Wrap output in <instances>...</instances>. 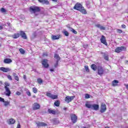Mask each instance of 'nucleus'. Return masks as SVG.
Here are the masks:
<instances>
[{
  "mask_svg": "<svg viewBox=\"0 0 128 128\" xmlns=\"http://www.w3.org/2000/svg\"><path fill=\"white\" fill-rule=\"evenodd\" d=\"M105 128H110L108 126H105Z\"/></svg>",
  "mask_w": 128,
  "mask_h": 128,
  "instance_id": "60",
  "label": "nucleus"
},
{
  "mask_svg": "<svg viewBox=\"0 0 128 128\" xmlns=\"http://www.w3.org/2000/svg\"><path fill=\"white\" fill-rule=\"evenodd\" d=\"M53 2H58V0H52Z\"/></svg>",
  "mask_w": 128,
  "mask_h": 128,
  "instance_id": "56",
  "label": "nucleus"
},
{
  "mask_svg": "<svg viewBox=\"0 0 128 128\" xmlns=\"http://www.w3.org/2000/svg\"><path fill=\"white\" fill-rule=\"evenodd\" d=\"M16 94H17V96H20L21 93H20V92H16Z\"/></svg>",
  "mask_w": 128,
  "mask_h": 128,
  "instance_id": "47",
  "label": "nucleus"
},
{
  "mask_svg": "<svg viewBox=\"0 0 128 128\" xmlns=\"http://www.w3.org/2000/svg\"><path fill=\"white\" fill-rule=\"evenodd\" d=\"M118 80H114L112 82V84L113 86H118Z\"/></svg>",
  "mask_w": 128,
  "mask_h": 128,
  "instance_id": "23",
  "label": "nucleus"
},
{
  "mask_svg": "<svg viewBox=\"0 0 128 128\" xmlns=\"http://www.w3.org/2000/svg\"><path fill=\"white\" fill-rule=\"evenodd\" d=\"M2 12H6V10L4 8H2L0 10Z\"/></svg>",
  "mask_w": 128,
  "mask_h": 128,
  "instance_id": "39",
  "label": "nucleus"
},
{
  "mask_svg": "<svg viewBox=\"0 0 128 128\" xmlns=\"http://www.w3.org/2000/svg\"><path fill=\"white\" fill-rule=\"evenodd\" d=\"M0 70L3 72H10L12 70L8 68L0 67Z\"/></svg>",
  "mask_w": 128,
  "mask_h": 128,
  "instance_id": "9",
  "label": "nucleus"
},
{
  "mask_svg": "<svg viewBox=\"0 0 128 128\" xmlns=\"http://www.w3.org/2000/svg\"><path fill=\"white\" fill-rule=\"evenodd\" d=\"M16 128H20V124H18Z\"/></svg>",
  "mask_w": 128,
  "mask_h": 128,
  "instance_id": "51",
  "label": "nucleus"
},
{
  "mask_svg": "<svg viewBox=\"0 0 128 128\" xmlns=\"http://www.w3.org/2000/svg\"><path fill=\"white\" fill-rule=\"evenodd\" d=\"M33 98H36V96H33Z\"/></svg>",
  "mask_w": 128,
  "mask_h": 128,
  "instance_id": "61",
  "label": "nucleus"
},
{
  "mask_svg": "<svg viewBox=\"0 0 128 128\" xmlns=\"http://www.w3.org/2000/svg\"><path fill=\"white\" fill-rule=\"evenodd\" d=\"M92 108H94V110H98L100 108V106L98 104H94L92 105Z\"/></svg>",
  "mask_w": 128,
  "mask_h": 128,
  "instance_id": "20",
  "label": "nucleus"
},
{
  "mask_svg": "<svg viewBox=\"0 0 128 128\" xmlns=\"http://www.w3.org/2000/svg\"><path fill=\"white\" fill-rule=\"evenodd\" d=\"M52 122L54 124H59L58 120V119L54 118L52 120Z\"/></svg>",
  "mask_w": 128,
  "mask_h": 128,
  "instance_id": "24",
  "label": "nucleus"
},
{
  "mask_svg": "<svg viewBox=\"0 0 128 128\" xmlns=\"http://www.w3.org/2000/svg\"><path fill=\"white\" fill-rule=\"evenodd\" d=\"M0 102H4V98H2V97H0Z\"/></svg>",
  "mask_w": 128,
  "mask_h": 128,
  "instance_id": "44",
  "label": "nucleus"
},
{
  "mask_svg": "<svg viewBox=\"0 0 128 128\" xmlns=\"http://www.w3.org/2000/svg\"><path fill=\"white\" fill-rule=\"evenodd\" d=\"M91 68H92V70H96V65L94 64H92L91 66Z\"/></svg>",
  "mask_w": 128,
  "mask_h": 128,
  "instance_id": "26",
  "label": "nucleus"
},
{
  "mask_svg": "<svg viewBox=\"0 0 128 128\" xmlns=\"http://www.w3.org/2000/svg\"><path fill=\"white\" fill-rule=\"evenodd\" d=\"M74 98V96H66L64 98V100L68 104Z\"/></svg>",
  "mask_w": 128,
  "mask_h": 128,
  "instance_id": "6",
  "label": "nucleus"
},
{
  "mask_svg": "<svg viewBox=\"0 0 128 128\" xmlns=\"http://www.w3.org/2000/svg\"><path fill=\"white\" fill-rule=\"evenodd\" d=\"M85 106L86 108H92V105L88 103H86Z\"/></svg>",
  "mask_w": 128,
  "mask_h": 128,
  "instance_id": "28",
  "label": "nucleus"
},
{
  "mask_svg": "<svg viewBox=\"0 0 128 128\" xmlns=\"http://www.w3.org/2000/svg\"><path fill=\"white\" fill-rule=\"evenodd\" d=\"M36 124L38 128L40 126H46L48 124L44 122H36Z\"/></svg>",
  "mask_w": 128,
  "mask_h": 128,
  "instance_id": "10",
  "label": "nucleus"
},
{
  "mask_svg": "<svg viewBox=\"0 0 128 128\" xmlns=\"http://www.w3.org/2000/svg\"><path fill=\"white\" fill-rule=\"evenodd\" d=\"M46 96H48V98H52V100H56V98H58L57 95H54L52 93L49 92H46Z\"/></svg>",
  "mask_w": 128,
  "mask_h": 128,
  "instance_id": "3",
  "label": "nucleus"
},
{
  "mask_svg": "<svg viewBox=\"0 0 128 128\" xmlns=\"http://www.w3.org/2000/svg\"><path fill=\"white\" fill-rule=\"evenodd\" d=\"M37 82H38V84H42V78H38L37 80Z\"/></svg>",
  "mask_w": 128,
  "mask_h": 128,
  "instance_id": "34",
  "label": "nucleus"
},
{
  "mask_svg": "<svg viewBox=\"0 0 128 128\" xmlns=\"http://www.w3.org/2000/svg\"><path fill=\"white\" fill-rule=\"evenodd\" d=\"M2 82L0 81V85H2Z\"/></svg>",
  "mask_w": 128,
  "mask_h": 128,
  "instance_id": "58",
  "label": "nucleus"
},
{
  "mask_svg": "<svg viewBox=\"0 0 128 128\" xmlns=\"http://www.w3.org/2000/svg\"><path fill=\"white\" fill-rule=\"evenodd\" d=\"M96 28H100L101 30H106V27L101 26L100 24H96Z\"/></svg>",
  "mask_w": 128,
  "mask_h": 128,
  "instance_id": "18",
  "label": "nucleus"
},
{
  "mask_svg": "<svg viewBox=\"0 0 128 128\" xmlns=\"http://www.w3.org/2000/svg\"><path fill=\"white\" fill-rule=\"evenodd\" d=\"M4 88L6 92V96H10V94H12V92H10V88H8V87L6 86H4Z\"/></svg>",
  "mask_w": 128,
  "mask_h": 128,
  "instance_id": "13",
  "label": "nucleus"
},
{
  "mask_svg": "<svg viewBox=\"0 0 128 128\" xmlns=\"http://www.w3.org/2000/svg\"><path fill=\"white\" fill-rule=\"evenodd\" d=\"M62 38V36H60V35H56V36H54V35H52V40H59V38Z\"/></svg>",
  "mask_w": 128,
  "mask_h": 128,
  "instance_id": "15",
  "label": "nucleus"
},
{
  "mask_svg": "<svg viewBox=\"0 0 128 128\" xmlns=\"http://www.w3.org/2000/svg\"><path fill=\"white\" fill-rule=\"evenodd\" d=\"M48 114H56V110H52L50 109H48Z\"/></svg>",
  "mask_w": 128,
  "mask_h": 128,
  "instance_id": "21",
  "label": "nucleus"
},
{
  "mask_svg": "<svg viewBox=\"0 0 128 128\" xmlns=\"http://www.w3.org/2000/svg\"><path fill=\"white\" fill-rule=\"evenodd\" d=\"M70 32H73V34H78V32H76V30H74V28H70Z\"/></svg>",
  "mask_w": 128,
  "mask_h": 128,
  "instance_id": "29",
  "label": "nucleus"
},
{
  "mask_svg": "<svg viewBox=\"0 0 128 128\" xmlns=\"http://www.w3.org/2000/svg\"><path fill=\"white\" fill-rule=\"evenodd\" d=\"M30 12L31 14H36V12H40V8L38 6H31L30 8Z\"/></svg>",
  "mask_w": 128,
  "mask_h": 128,
  "instance_id": "2",
  "label": "nucleus"
},
{
  "mask_svg": "<svg viewBox=\"0 0 128 128\" xmlns=\"http://www.w3.org/2000/svg\"><path fill=\"white\" fill-rule=\"evenodd\" d=\"M74 9L76 10H78L79 12H80L83 14H88L86 10V9H84V8L82 4L80 3H76L74 6Z\"/></svg>",
  "mask_w": 128,
  "mask_h": 128,
  "instance_id": "1",
  "label": "nucleus"
},
{
  "mask_svg": "<svg viewBox=\"0 0 128 128\" xmlns=\"http://www.w3.org/2000/svg\"><path fill=\"white\" fill-rule=\"evenodd\" d=\"M58 62L56 61V63L54 64V68H58Z\"/></svg>",
  "mask_w": 128,
  "mask_h": 128,
  "instance_id": "41",
  "label": "nucleus"
},
{
  "mask_svg": "<svg viewBox=\"0 0 128 128\" xmlns=\"http://www.w3.org/2000/svg\"><path fill=\"white\" fill-rule=\"evenodd\" d=\"M14 78L16 80H17L18 82L20 80V78H18V75H16V76L14 77Z\"/></svg>",
  "mask_w": 128,
  "mask_h": 128,
  "instance_id": "38",
  "label": "nucleus"
},
{
  "mask_svg": "<svg viewBox=\"0 0 128 128\" xmlns=\"http://www.w3.org/2000/svg\"><path fill=\"white\" fill-rule=\"evenodd\" d=\"M8 104H10V102H4V106H8Z\"/></svg>",
  "mask_w": 128,
  "mask_h": 128,
  "instance_id": "45",
  "label": "nucleus"
},
{
  "mask_svg": "<svg viewBox=\"0 0 128 128\" xmlns=\"http://www.w3.org/2000/svg\"><path fill=\"white\" fill-rule=\"evenodd\" d=\"M116 31L117 32H118V34H122V30H120V29H117Z\"/></svg>",
  "mask_w": 128,
  "mask_h": 128,
  "instance_id": "42",
  "label": "nucleus"
},
{
  "mask_svg": "<svg viewBox=\"0 0 128 128\" xmlns=\"http://www.w3.org/2000/svg\"><path fill=\"white\" fill-rule=\"evenodd\" d=\"M122 28H126V25H124V24H122Z\"/></svg>",
  "mask_w": 128,
  "mask_h": 128,
  "instance_id": "48",
  "label": "nucleus"
},
{
  "mask_svg": "<svg viewBox=\"0 0 128 128\" xmlns=\"http://www.w3.org/2000/svg\"><path fill=\"white\" fill-rule=\"evenodd\" d=\"M54 104L56 106H60V102H58V100H56L54 102Z\"/></svg>",
  "mask_w": 128,
  "mask_h": 128,
  "instance_id": "32",
  "label": "nucleus"
},
{
  "mask_svg": "<svg viewBox=\"0 0 128 128\" xmlns=\"http://www.w3.org/2000/svg\"><path fill=\"white\" fill-rule=\"evenodd\" d=\"M38 2L42 4H50L48 0H38Z\"/></svg>",
  "mask_w": 128,
  "mask_h": 128,
  "instance_id": "16",
  "label": "nucleus"
},
{
  "mask_svg": "<svg viewBox=\"0 0 128 128\" xmlns=\"http://www.w3.org/2000/svg\"><path fill=\"white\" fill-rule=\"evenodd\" d=\"M106 110V104H102L100 106V112L102 114L103 112H104Z\"/></svg>",
  "mask_w": 128,
  "mask_h": 128,
  "instance_id": "11",
  "label": "nucleus"
},
{
  "mask_svg": "<svg viewBox=\"0 0 128 128\" xmlns=\"http://www.w3.org/2000/svg\"><path fill=\"white\" fill-rule=\"evenodd\" d=\"M5 84H6L5 86H10V83L8 82H6Z\"/></svg>",
  "mask_w": 128,
  "mask_h": 128,
  "instance_id": "46",
  "label": "nucleus"
},
{
  "mask_svg": "<svg viewBox=\"0 0 128 128\" xmlns=\"http://www.w3.org/2000/svg\"><path fill=\"white\" fill-rule=\"evenodd\" d=\"M64 36H68V32L67 31H64Z\"/></svg>",
  "mask_w": 128,
  "mask_h": 128,
  "instance_id": "36",
  "label": "nucleus"
},
{
  "mask_svg": "<svg viewBox=\"0 0 128 128\" xmlns=\"http://www.w3.org/2000/svg\"><path fill=\"white\" fill-rule=\"evenodd\" d=\"M4 28V27H2V26H0V30H2Z\"/></svg>",
  "mask_w": 128,
  "mask_h": 128,
  "instance_id": "53",
  "label": "nucleus"
},
{
  "mask_svg": "<svg viewBox=\"0 0 128 128\" xmlns=\"http://www.w3.org/2000/svg\"><path fill=\"white\" fill-rule=\"evenodd\" d=\"M126 88H127V90H128V84L126 85Z\"/></svg>",
  "mask_w": 128,
  "mask_h": 128,
  "instance_id": "57",
  "label": "nucleus"
},
{
  "mask_svg": "<svg viewBox=\"0 0 128 128\" xmlns=\"http://www.w3.org/2000/svg\"><path fill=\"white\" fill-rule=\"evenodd\" d=\"M7 24L10 26V23L7 22Z\"/></svg>",
  "mask_w": 128,
  "mask_h": 128,
  "instance_id": "54",
  "label": "nucleus"
},
{
  "mask_svg": "<svg viewBox=\"0 0 128 128\" xmlns=\"http://www.w3.org/2000/svg\"><path fill=\"white\" fill-rule=\"evenodd\" d=\"M83 128H86V127H84Z\"/></svg>",
  "mask_w": 128,
  "mask_h": 128,
  "instance_id": "62",
  "label": "nucleus"
},
{
  "mask_svg": "<svg viewBox=\"0 0 128 128\" xmlns=\"http://www.w3.org/2000/svg\"><path fill=\"white\" fill-rule=\"evenodd\" d=\"M20 54H24L26 52L24 51V49H22V48H20V50H19Z\"/></svg>",
  "mask_w": 128,
  "mask_h": 128,
  "instance_id": "30",
  "label": "nucleus"
},
{
  "mask_svg": "<svg viewBox=\"0 0 128 128\" xmlns=\"http://www.w3.org/2000/svg\"><path fill=\"white\" fill-rule=\"evenodd\" d=\"M126 64H128V61L126 62Z\"/></svg>",
  "mask_w": 128,
  "mask_h": 128,
  "instance_id": "59",
  "label": "nucleus"
},
{
  "mask_svg": "<svg viewBox=\"0 0 128 128\" xmlns=\"http://www.w3.org/2000/svg\"><path fill=\"white\" fill-rule=\"evenodd\" d=\"M14 122H16V120H14V118H10L9 120L8 124H14Z\"/></svg>",
  "mask_w": 128,
  "mask_h": 128,
  "instance_id": "25",
  "label": "nucleus"
},
{
  "mask_svg": "<svg viewBox=\"0 0 128 128\" xmlns=\"http://www.w3.org/2000/svg\"><path fill=\"white\" fill-rule=\"evenodd\" d=\"M13 38H20V34H15L12 36Z\"/></svg>",
  "mask_w": 128,
  "mask_h": 128,
  "instance_id": "27",
  "label": "nucleus"
},
{
  "mask_svg": "<svg viewBox=\"0 0 128 128\" xmlns=\"http://www.w3.org/2000/svg\"><path fill=\"white\" fill-rule=\"evenodd\" d=\"M12 76L14 78V77L16 76V72H13Z\"/></svg>",
  "mask_w": 128,
  "mask_h": 128,
  "instance_id": "50",
  "label": "nucleus"
},
{
  "mask_svg": "<svg viewBox=\"0 0 128 128\" xmlns=\"http://www.w3.org/2000/svg\"><path fill=\"white\" fill-rule=\"evenodd\" d=\"M43 56H48V53H43Z\"/></svg>",
  "mask_w": 128,
  "mask_h": 128,
  "instance_id": "49",
  "label": "nucleus"
},
{
  "mask_svg": "<svg viewBox=\"0 0 128 128\" xmlns=\"http://www.w3.org/2000/svg\"><path fill=\"white\" fill-rule=\"evenodd\" d=\"M84 68L85 70H86L87 72H90V69H88V66H85Z\"/></svg>",
  "mask_w": 128,
  "mask_h": 128,
  "instance_id": "37",
  "label": "nucleus"
},
{
  "mask_svg": "<svg viewBox=\"0 0 128 128\" xmlns=\"http://www.w3.org/2000/svg\"><path fill=\"white\" fill-rule=\"evenodd\" d=\"M85 98H90V94H85Z\"/></svg>",
  "mask_w": 128,
  "mask_h": 128,
  "instance_id": "43",
  "label": "nucleus"
},
{
  "mask_svg": "<svg viewBox=\"0 0 128 128\" xmlns=\"http://www.w3.org/2000/svg\"><path fill=\"white\" fill-rule=\"evenodd\" d=\"M104 58L106 60H109L108 55L107 54H104Z\"/></svg>",
  "mask_w": 128,
  "mask_h": 128,
  "instance_id": "33",
  "label": "nucleus"
},
{
  "mask_svg": "<svg viewBox=\"0 0 128 128\" xmlns=\"http://www.w3.org/2000/svg\"><path fill=\"white\" fill-rule=\"evenodd\" d=\"M7 78L8 80H12V76H10V75H8Z\"/></svg>",
  "mask_w": 128,
  "mask_h": 128,
  "instance_id": "40",
  "label": "nucleus"
},
{
  "mask_svg": "<svg viewBox=\"0 0 128 128\" xmlns=\"http://www.w3.org/2000/svg\"><path fill=\"white\" fill-rule=\"evenodd\" d=\"M98 74H99V76H102V74H104V70L102 67L98 66Z\"/></svg>",
  "mask_w": 128,
  "mask_h": 128,
  "instance_id": "8",
  "label": "nucleus"
},
{
  "mask_svg": "<svg viewBox=\"0 0 128 128\" xmlns=\"http://www.w3.org/2000/svg\"><path fill=\"white\" fill-rule=\"evenodd\" d=\"M50 72H54V69H50Z\"/></svg>",
  "mask_w": 128,
  "mask_h": 128,
  "instance_id": "55",
  "label": "nucleus"
},
{
  "mask_svg": "<svg viewBox=\"0 0 128 128\" xmlns=\"http://www.w3.org/2000/svg\"><path fill=\"white\" fill-rule=\"evenodd\" d=\"M20 34L22 38H24V40H26V38H28V37H26V33L24 32L20 31Z\"/></svg>",
  "mask_w": 128,
  "mask_h": 128,
  "instance_id": "17",
  "label": "nucleus"
},
{
  "mask_svg": "<svg viewBox=\"0 0 128 128\" xmlns=\"http://www.w3.org/2000/svg\"><path fill=\"white\" fill-rule=\"evenodd\" d=\"M26 94L28 96H32V94H30V90H27V91L26 92Z\"/></svg>",
  "mask_w": 128,
  "mask_h": 128,
  "instance_id": "35",
  "label": "nucleus"
},
{
  "mask_svg": "<svg viewBox=\"0 0 128 128\" xmlns=\"http://www.w3.org/2000/svg\"><path fill=\"white\" fill-rule=\"evenodd\" d=\"M32 92H34V94H37L38 93V88L36 87H34L32 88Z\"/></svg>",
  "mask_w": 128,
  "mask_h": 128,
  "instance_id": "31",
  "label": "nucleus"
},
{
  "mask_svg": "<svg viewBox=\"0 0 128 128\" xmlns=\"http://www.w3.org/2000/svg\"><path fill=\"white\" fill-rule=\"evenodd\" d=\"M42 64L43 66H44V68H48L49 66V65L48 64V60L46 59L43 60L42 61Z\"/></svg>",
  "mask_w": 128,
  "mask_h": 128,
  "instance_id": "14",
  "label": "nucleus"
},
{
  "mask_svg": "<svg viewBox=\"0 0 128 128\" xmlns=\"http://www.w3.org/2000/svg\"><path fill=\"white\" fill-rule=\"evenodd\" d=\"M71 120L73 124H76L78 120V117L76 114H70Z\"/></svg>",
  "mask_w": 128,
  "mask_h": 128,
  "instance_id": "7",
  "label": "nucleus"
},
{
  "mask_svg": "<svg viewBox=\"0 0 128 128\" xmlns=\"http://www.w3.org/2000/svg\"><path fill=\"white\" fill-rule=\"evenodd\" d=\"M54 58L56 60V62H60V56L58 54H55L54 56Z\"/></svg>",
  "mask_w": 128,
  "mask_h": 128,
  "instance_id": "22",
  "label": "nucleus"
},
{
  "mask_svg": "<svg viewBox=\"0 0 128 128\" xmlns=\"http://www.w3.org/2000/svg\"><path fill=\"white\" fill-rule=\"evenodd\" d=\"M12 62V60L10 58H5L4 61V64H10Z\"/></svg>",
  "mask_w": 128,
  "mask_h": 128,
  "instance_id": "19",
  "label": "nucleus"
},
{
  "mask_svg": "<svg viewBox=\"0 0 128 128\" xmlns=\"http://www.w3.org/2000/svg\"><path fill=\"white\" fill-rule=\"evenodd\" d=\"M33 110H40V105L38 102H34L32 106Z\"/></svg>",
  "mask_w": 128,
  "mask_h": 128,
  "instance_id": "5",
  "label": "nucleus"
},
{
  "mask_svg": "<svg viewBox=\"0 0 128 128\" xmlns=\"http://www.w3.org/2000/svg\"><path fill=\"white\" fill-rule=\"evenodd\" d=\"M126 50V47L124 46L117 47L115 50V52L118 54L120 52H122L123 50Z\"/></svg>",
  "mask_w": 128,
  "mask_h": 128,
  "instance_id": "4",
  "label": "nucleus"
},
{
  "mask_svg": "<svg viewBox=\"0 0 128 128\" xmlns=\"http://www.w3.org/2000/svg\"><path fill=\"white\" fill-rule=\"evenodd\" d=\"M24 80H26V75L24 76Z\"/></svg>",
  "mask_w": 128,
  "mask_h": 128,
  "instance_id": "52",
  "label": "nucleus"
},
{
  "mask_svg": "<svg viewBox=\"0 0 128 128\" xmlns=\"http://www.w3.org/2000/svg\"><path fill=\"white\" fill-rule=\"evenodd\" d=\"M100 40L102 44H104L105 46H108V42H106V37L104 36H102Z\"/></svg>",
  "mask_w": 128,
  "mask_h": 128,
  "instance_id": "12",
  "label": "nucleus"
}]
</instances>
